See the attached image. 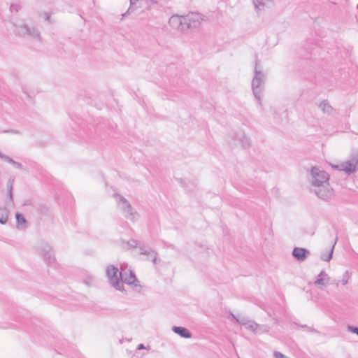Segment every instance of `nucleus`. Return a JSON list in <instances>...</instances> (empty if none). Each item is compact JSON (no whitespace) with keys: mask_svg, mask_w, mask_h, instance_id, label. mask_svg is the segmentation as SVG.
<instances>
[{"mask_svg":"<svg viewBox=\"0 0 358 358\" xmlns=\"http://www.w3.org/2000/svg\"><path fill=\"white\" fill-rule=\"evenodd\" d=\"M202 15L198 13H191L187 15H172L169 21V25L174 29L186 33L189 29L198 28L201 21Z\"/></svg>","mask_w":358,"mask_h":358,"instance_id":"1","label":"nucleus"},{"mask_svg":"<svg viewBox=\"0 0 358 358\" xmlns=\"http://www.w3.org/2000/svg\"><path fill=\"white\" fill-rule=\"evenodd\" d=\"M259 61L255 59L254 76L252 80V90L253 94L259 105H262V93L264 90L266 76L261 69H258Z\"/></svg>","mask_w":358,"mask_h":358,"instance_id":"2","label":"nucleus"},{"mask_svg":"<svg viewBox=\"0 0 358 358\" xmlns=\"http://www.w3.org/2000/svg\"><path fill=\"white\" fill-rule=\"evenodd\" d=\"M106 275L110 284L116 289L123 291V285L121 282L122 275L126 274L125 271H120L117 267L110 265L106 268Z\"/></svg>","mask_w":358,"mask_h":358,"instance_id":"3","label":"nucleus"},{"mask_svg":"<svg viewBox=\"0 0 358 358\" xmlns=\"http://www.w3.org/2000/svg\"><path fill=\"white\" fill-rule=\"evenodd\" d=\"M114 196L116 198L117 205L124 214L125 217L134 222L136 217L138 216L137 212L124 196L117 194H115Z\"/></svg>","mask_w":358,"mask_h":358,"instance_id":"4","label":"nucleus"},{"mask_svg":"<svg viewBox=\"0 0 358 358\" xmlns=\"http://www.w3.org/2000/svg\"><path fill=\"white\" fill-rule=\"evenodd\" d=\"M310 180L313 186H321L328 185L329 175L319 167L314 166L310 170Z\"/></svg>","mask_w":358,"mask_h":358,"instance_id":"5","label":"nucleus"},{"mask_svg":"<svg viewBox=\"0 0 358 358\" xmlns=\"http://www.w3.org/2000/svg\"><path fill=\"white\" fill-rule=\"evenodd\" d=\"M38 251L48 265L55 263V258L54 251L48 243H41L38 246Z\"/></svg>","mask_w":358,"mask_h":358,"instance_id":"6","label":"nucleus"},{"mask_svg":"<svg viewBox=\"0 0 358 358\" xmlns=\"http://www.w3.org/2000/svg\"><path fill=\"white\" fill-rule=\"evenodd\" d=\"M315 194L321 199L324 201L330 200L334 196V190L330 187L329 184H324L321 186H314Z\"/></svg>","mask_w":358,"mask_h":358,"instance_id":"7","label":"nucleus"},{"mask_svg":"<svg viewBox=\"0 0 358 358\" xmlns=\"http://www.w3.org/2000/svg\"><path fill=\"white\" fill-rule=\"evenodd\" d=\"M15 31L20 36H29L40 39L39 31L34 27H29L26 24L16 26Z\"/></svg>","mask_w":358,"mask_h":358,"instance_id":"8","label":"nucleus"},{"mask_svg":"<svg viewBox=\"0 0 358 358\" xmlns=\"http://www.w3.org/2000/svg\"><path fill=\"white\" fill-rule=\"evenodd\" d=\"M358 164V152L352 155L351 158L340 165V170L348 174L354 173Z\"/></svg>","mask_w":358,"mask_h":358,"instance_id":"9","label":"nucleus"},{"mask_svg":"<svg viewBox=\"0 0 358 358\" xmlns=\"http://www.w3.org/2000/svg\"><path fill=\"white\" fill-rule=\"evenodd\" d=\"M255 10L258 15L274 5V0H252Z\"/></svg>","mask_w":358,"mask_h":358,"instance_id":"10","label":"nucleus"},{"mask_svg":"<svg viewBox=\"0 0 358 358\" xmlns=\"http://www.w3.org/2000/svg\"><path fill=\"white\" fill-rule=\"evenodd\" d=\"M157 3V0H130V6L122 16H125L127 13H130L134 11V6L138 4L140 8H149L152 5Z\"/></svg>","mask_w":358,"mask_h":358,"instance_id":"11","label":"nucleus"},{"mask_svg":"<svg viewBox=\"0 0 358 358\" xmlns=\"http://www.w3.org/2000/svg\"><path fill=\"white\" fill-rule=\"evenodd\" d=\"M292 256L298 261H304L310 255V251L303 248L296 247L292 252Z\"/></svg>","mask_w":358,"mask_h":358,"instance_id":"12","label":"nucleus"},{"mask_svg":"<svg viewBox=\"0 0 358 358\" xmlns=\"http://www.w3.org/2000/svg\"><path fill=\"white\" fill-rule=\"evenodd\" d=\"M329 277L324 271H322L317 275V279L313 282L314 285L320 289H324L329 283Z\"/></svg>","mask_w":358,"mask_h":358,"instance_id":"13","label":"nucleus"},{"mask_svg":"<svg viewBox=\"0 0 358 358\" xmlns=\"http://www.w3.org/2000/svg\"><path fill=\"white\" fill-rule=\"evenodd\" d=\"M234 138V140L240 142L241 145L243 148H249L250 146V141L249 138L245 135L243 131H239L235 134Z\"/></svg>","mask_w":358,"mask_h":358,"instance_id":"14","label":"nucleus"},{"mask_svg":"<svg viewBox=\"0 0 358 358\" xmlns=\"http://www.w3.org/2000/svg\"><path fill=\"white\" fill-rule=\"evenodd\" d=\"M172 331L182 338H189L192 337L191 332L185 327L173 326Z\"/></svg>","mask_w":358,"mask_h":358,"instance_id":"15","label":"nucleus"},{"mask_svg":"<svg viewBox=\"0 0 358 358\" xmlns=\"http://www.w3.org/2000/svg\"><path fill=\"white\" fill-rule=\"evenodd\" d=\"M180 183L187 192H193L196 187V182L187 179H180Z\"/></svg>","mask_w":358,"mask_h":358,"instance_id":"16","label":"nucleus"},{"mask_svg":"<svg viewBox=\"0 0 358 358\" xmlns=\"http://www.w3.org/2000/svg\"><path fill=\"white\" fill-rule=\"evenodd\" d=\"M139 250L141 255H148L155 264H157V253L155 250L150 248L149 250H146L143 247H139Z\"/></svg>","mask_w":358,"mask_h":358,"instance_id":"17","label":"nucleus"},{"mask_svg":"<svg viewBox=\"0 0 358 358\" xmlns=\"http://www.w3.org/2000/svg\"><path fill=\"white\" fill-rule=\"evenodd\" d=\"M121 282L123 285V283H127L128 285H134V286H137V284L136 282H138L135 273L132 271H129V275L127 277L122 276L121 278Z\"/></svg>","mask_w":358,"mask_h":358,"instance_id":"18","label":"nucleus"},{"mask_svg":"<svg viewBox=\"0 0 358 358\" xmlns=\"http://www.w3.org/2000/svg\"><path fill=\"white\" fill-rule=\"evenodd\" d=\"M0 158L4 159L7 162L13 164L17 169H24V166H22V164L14 161L12 158H10V157H8L6 155L2 154L1 152H0Z\"/></svg>","mask_w":358,"mask_h":358,"instance_id":"19","label":"nucleus"},{"mask_svg":"<svg viewBox=\"0 0 358 358\" xmlns=\"http://www.w3.org/2000/svg\"><path fill=\"white\" fill-rule=\"evenodd\" d=\"M16 222H17V229H24L25 227L24 224L26 223V220L23 215L21 213H17L15 214Z\"/></svg>","mask_w":358,"mask_h":358,"instance_id":"20","label":"nucleus"},{"mask_svg":"<svg viewBox=\"0 0 358 358\" xmlns=\"http://www.w3.org/2000/svg\"><path fill=\"white\" fill-rule=\"evenodd\" d=\"M336 241H337V238H336L335 242H334V245L331 246V248H330L329 252L323 253L321 255L320 258L322 260L325 261V262H329L331 259L333 252H334V245L336 243Z\"/></svg>","mask_w":358,"mask_h":358,"instance_id":"21","label":"nucleus"},{"mask_svg":"<svg viewBox=\"0 0 358 358\" xmlns=\"http://www.w3.org/2000/svg\"><path fill=\"white\" fill-rule=\"evenodd\" d=\"M320 107L321 108L322 110L327 114H331L333 108L329 104V103L327 101H323L321 102Z\"/></svg>","mask_w":358,"mask_h":358,"instance_id":"22","label":"nucleus"},{"mask_svg":"<svg viewBox=\"0 0 358 358\" xmlns=\"http://www.w3.org/2000/svg\"><path fill=\"white\" fill-rule=\"evenodd\" d=\"M8 213L6 208H0V224H5L8 221Z\"/></svg>","mask_w":358,"mask_h":358,"instance_id":"23","label":"nucleus"},{"mask_svg":"<svg viewBox=\"0 0 358 358\" xmlns=\"http://www.w3.org/2000/svg\"><path fill=\"white\" fill-rule=\"evenodd\" d=\"M270 330V327L265 324H257V327L255 334H263L267 333Z\"/></svg>","mask_w":358,"mask_h":358,"instance_id":"24","label":"nucleus"},{"mask_svg":"<svg viewBox=\"0 0 358 358\" xmlns=\"http://www.w3.org/2000/svg\"><path fill=\"white\" fill-rule=\"evenodd\" d=\"M232 317L236 321L238 324L245 327L250 322V320H248L245 317H236L235 315H232Z\"/></svg>","mask_w":358,"mask_h":358,"instance_id":"25","label":"nucleus"},{"mask_svg":"<svg viewBox=\"0 0 358 358\" xmlns=\"http://www.w3.org/2000/svg\"><path fill=\"white\" fill-rule=\"evenodd\" d=\"M257 327V323L254 321L250 320V322L246 324L245 328L255 333Z\"/></svg>","mask_w":358,"mask_h":358,"instance_id":"26","label":"nucleus"},{"mask_svg":"<svg viewBox=\"0 0 358 358\" xmlns=\"http://www.w3.org/2000/svg\"><path fill=\"white\" fill-rule=\"evenodd\" d=\"M350 278V274L348 271H346L343 275L342 283L343 285H346L348 282V279Z\"/></svg>","mask_w":358,"mask_h":358,"instance_id":"27","label":"nucleus"},{"mask_svg":"<svg viewBox=\"0 0 358 358\" xmlns=\"http://www.w3.org/2000/svg\"><path fill=\"white\" fill-rule=\"evenodd\" d=\"M347 328H348V330L350 332H352L353 334H356L358 336V327H353V326H351V325H348Z\"/></svg>","mask_w":358,"mask_h":358,"instance_id":"28","label":"nucleus"},{"mask_svg":"<svg viewBox=\"0 0 358 358\" xmlns=\"http://www.w3.org/2000/svg\"><path fill=\"white\" fill-rule=\"evenodd\" d=\"M127 244L131 248H136L138 247V241L134 239H131L127 241Z\"/></svg>","mask_w":358,"mask_h":358,"instance_id":"29","label":"nucleus"},{"mask_svg":"<svg viewBox=\"0 0 358 358\" xmlns=\"http://www.w3.org/2000/svg\"><path fill=\"white\" fill-rule=\"evenodd\" d=\"M13 184L10 182V185L8 187V196L10 201H13Z\"/></svg>","mask_w":358,"mask_h":358,"instance_id":"30","label":"nucleus"},{"mask_svg":"<svg viewBox=\"0 0 358 358\" xmlns=\"http://www.w3.org/2000/svg\"><path fill=\"white\" fill-rule=\"evenodd\" d=\"M5 132H10V133L15 134H19V131L17 130L5 131Z\"/></svg>","mask_w":358,"mask_h":358,"instance_id":"31","label":"nucleus"},{"mask_svg":"<svg viewBox=\"0 0 358 358\" xmlns=\"http://www.w3.org/2000/svg\"><path fill=\"white\" fill-rule=\"evenodd\" d=\"M138 349H144L145 347H144V345L143 344H140L138 347Z\"/></svg>","mask_w":358,"mask_h":358,"instance_id":"32","label":"nucleus"},{"mask_svg":"<svg viewBox=\"0 0 358 358\" xmlns=\"http://www.w3.org/2000/svg\"><path fill=\"white\" fill-rule=\"evenodd\" d=\"M164 246L165 247H169V248H173L171 245H168L167 243H164Z\"/></svg>","mask_w":358,"mask_h":358,"instance_id":"33","label":"nucleus"},{"mask_svg":"<svg viewBox=\"0 0 358 358\" xmlns=\"http://www.w3.org/2000/svg\"><path fill=\"white\" fill-rule=\"evenodd\" d=\"M45 18H46V20H49V18H50V15H49V14L45 13Z\"/></svg>","mask_w":358,"mask_h":358,"instance_id":"34","label":"nucleus"},{"mask_svg":"<svg viewBox=\"0 0 358 358\" xmlns=\"http://www.w3.org/2000/svg\"><path fill=\"white\" fill-rule=\"evenodd\" d=\"M357 8H358V4H357Z\"/></svg>","mask_w":358,"mask_h":358,"instance_id":"35","label":"nucleus"}]
</instances>
